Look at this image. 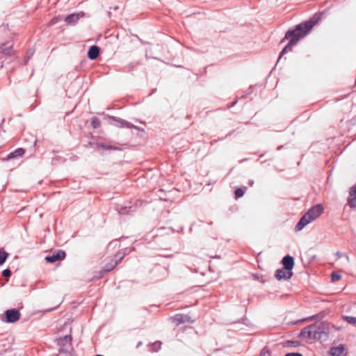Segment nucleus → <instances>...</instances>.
I'll return each instance as SVG.
<instances>
[{"mask_svg": "<svg viewBox=\"0 0 356 356\" xmlns=\"http://www.w3.org/2000/svg\"><path fill=\"white\" fill-rule=\"evenodd\" d=\"M118 265V261H111L108 263L105 268L100 271V275L97 278L102 277L106 273L112 270Z\"/></svg>", "mask_w": 356, "mask_h": 356, "instance_id": "nucleus-18", "label": "nucleus"}, {"mask_svg": "<svg viewBox=\"0 0 356 356\" xmlns=\"http://www.w3.org/2000/svg\"><path fill=\"white\" fill-rule=\"evenodd\" d=\"M244 195V191L242 188H237L235 191V196L236 198L241 197Z\"/></svg>", "mask_w": 356, "mask_h": 356, "instance_id": "nucleus-27", "label": "nucleus"}, {"mask_svg": "<svg viewBox=\"0 0 356 356\" xmlns=\"http://www.w3.org/2000/svg\"><path fill=\"white\" fill-rule=\"evenodd\" d=\"M65 257V252L63 250H58L56 253L52 255L47 256L45 259L49 263H54L56 261H61Z\"/></svg>", "mask_w": 356, "mask_h": 356, "instance_id": "nucleus-9", "label": "nucleus"}, {"mask_svg": "<svg viewBox=\"0 0 356 356\" xmlns=\"http://www.w3.org/2000/svg\"><path fill=\"white\" fill-rule=\"evenodd\" d=\"M343 318L349 324L356 325V317L345 316Z\"/></svg>", "mask_w": 356, "mask_h": 356, "instance_id": "nucleus-21", "label": "nucleus"}, {"mask_svg": "<svg viewBox=\"0 0 356 356\" xmlns=\"http://www.w3.org/2000/svg\"><path fill=\"white\" fill-rule=\"evenodd\" d=\"M355 85H356V78H355Z\"/></svg>", "mask_w": 356, "mask_h": 356, "instance_id": "nucleus-39", "label": "nucleus"}, {"mask_svg": "<svg viewBox=\"0 0 356 356\" xmlns=\"http://www.w3.org/2000/svg\"><path fill=\"white\" fill-rule=\"evenodd\" d=\"M124 254H122L121 253H117L114 258L111 259V261H118V264L124 258Z\"/></svg>", "mask_w": 356, "mask_h": 356, "instance_id": "nucleus-25", "label": "nucleus"}, {"mask_svg": "<svg viewBox=\"0 0 356 356\" xmlns=\"http://www.w3.org/2000/svg\"><path fill=\"white\" fill-rule=\"evenodd\" d=\"M336 256H337V259H340V258L344 257L348 262L350 261V257H348V255L343 254L339 251L336 252Z\"/></svg>", "mask_w": 356, "mask_h": 356, "instance_id": "nucleus-26", "label": "nucleus"}, {"mask_svg": "<svg viewBox=\"0 0 356 356\" xmlns=\"http://www.w3.org/2000/svg\"><path fill=\"white\" fill-rule=\"evenodd\" d=\"M341 275L338 274V273H332V282H337L339 281L340 279H341Z\"/></svg>", "mask_w": 356, "mask_h": 356, "instance_id": "nucleus-28", "label": "nucleus"}, {"mask_svg": "<svg viewBox=\"0 0 356 356\" xmlns=\"http://www.w3.org/2000/svg\"><path fill=\"white\" fill-rule=\"evenodd\" d=\"M296 45L293 41L289 40V43L284 47L282 51L280 53V55L278 58V61L281 59L282 56L286 54L289 51H292V47Z\"/></svg>", "mask_w": 356, "mask_h": 356, "instance_id": "nucleus-20", "label": "nucleus"}, {"mask_svg": "<svg viewBox=\"0 0 356 356\" xmlns=\"http://www.w3.org/2000/svg\"><path fill=\"white\" fill-rule=\"evenodd\" d=\"M347 204L352 209L356 208V184L350 188Z\"/></svg>", "mask_w": 356, "mask_h": 356, "instance_id": "nucleus-10", "label": "nucleus"}, {"mask_svg": "<svg viewBox=\"0 0 356 356\" xmlns=\"http://www.w3.org/2000/svg\"><path fill=\"white\" fill-rule=\"evenodd\" d=\"M115 242H113V243H110L109 245H111L113 243H114Z\"/></svg>", "mask_w": 356, "mask_h": 356, "instance_id": "nucleus-37", "label": "nucleus"}, {"mask_svg": "<svg viewBox=\"0 0 356 356\" xmlns=\"http://www.w3.org/2000/svg\"><path fill=\"white\" fill-rule=\"evenodd\" d=\"M100 120L97 118H93L91 121V125L94 129H97L100 127Z\"/></svg>", "mask_w": 356, "mask_h": 356, "instance_id": "nucleus-23", "label": "nucleus"}, {"mask_svg": "<svg viewBox=\"0 0 356 356\" xmlns=\"http://www.w3.org/2000/svg\"><path fill=\"white\" fill-rule=\"evenodd\" d=\"M99 52V48L96 45H93L90 47L88 49V57L90 60H95L98 57Z\"/></svg>", "mask_w": 356, "mask_h": 356, "instance_id": "nucleus-16", "label": "nucleus"}, {"mask_svg": "<svg viewBox=\"0 0 356 356\" xmlns=\"http://www.w3.org/2000/svg\"><path fill=\"white\" fill-rule=\"evenodd\" d=\"M282 263L284 268L291 271L294 266L293 257L290 255H286L283 257Z\"/></svg>", "mask_w": 356, "mask_h": 356, "instance_id": "nucleus-14", "label": "nucleus"}, {"mask_svg": "<svg viewBox=\"0 0 356 356\" xmlns=\"http://www.w3.org/2000/svg\"><path fill=\"white\" fill-rule=\"evenodd\" d=\"M84 16L83 12H80L79 13H73L67 15L65 22L70 25H74L76 22L80 19L81 17Z\"/></svg>", "mask_w": 356, "mask_h": 356, "instance_id": "nucleus-11", "label": "nucleus"}, {"mask_svg": "<svg viewBox=\"0 0 356 356\" xmlns=\"http://www.w3.org/2000/svg\"><path fill=\"white\" fill-rule=\"evenodd\" d=\"M284 356H302V355L299 353H286Z\"/></svg>", "mask_w": 356, "mask_h": 356, "instance_id": "nucleus-31", "label": "nucleus"}, {"mask_svg": "<svg viewBox=\"0 0 356 356\" xmlns=\"http://www.w3.org/2000/svg\"><path fill=\"white\" fill-rule=\"evenodd\" d=\"M173 321L176 322L177 325L184 323H193V321L191 320V318L186 314H176L174 317H172Z\"/></svg>", "mask_w": 356, "mask_h": 356, "instance_id": "nucleus-12", "label": "nucleus"}, {"mask_svg": "<svg viewBox=\"0 0 356 356\" xmlns=\"http://www.w3.org/2000/svg\"><path fill=\"white\" fill-rule=\"evenodd\" d=\"M314 339L317 340L325 339L329 334V325L325 322L314 323Z\"/></svg>", "mask_w": 356, "mask_h": 356, "instance_id": "nucleus-3", "label": "nucleus"}, {"mask_svg": "<svg viewBox=\"0 0 356 356\" xmlns=\"http://www.w3.org/2000/svg\"><path fill=\"white\" fill-rule=\"evenodd\" d=\"M253 184H254V181H253L252 180H250V181H249V184H250V186H252L253 185Z\"/></svg>", "mask_w": 356, "mask_h": 356, "instance_id": "nucleus-35", "label": "nucleus"}, {"mask_svg": "<svg viewBox=\"0 0 356 356\" xmlns=\"http://www.w3.org/2000/svg\"><path fill=\"white\" fill-rule=\"evenodd\" d=\"M13 45L10 42H4L0 44V58L1 55L11 56L13 54Z\"/></svg>", "mask_w": 356, "mask_h": 356, "instance_id": "nucleus-8", "label": "nucleus"}, {"mask_svg": "<svg viewBox=\"0 0 356 356\" xmlns=\"http://www.w3.org/2000/svg\"><path fill=\"white\" fill-rule=\"evenodd\" d=\"M158 344H159V346H158V348H161V343L159 341V342H158Z\"/></svg>", "mask_w": 356, "mask_h": 356, "instance_id": "nucleus-36", "label": "nucleus"}, {"mask_svg": "<svg viewBox=\"0 0 356 356\" xmlns=\"http://www.w3.org/2000/svg\"><path fill=\"white\" fill-rule=\"evenodd\" d=\"M25 153V150L23 148H17L15 151L10 152L6 158L3 159L4 161H9L14 158L22 156Z\"/></svg>", "mask_w": 356, "mask_h": 356, "instance_id": "nucleus-15", "label": "nucleus"}, {"mask_svg": "<svg viewBox=\"0 0 356 356\" xmlns=\"http://www.w3.org/2000/svg\"><path fill=\"white\" fill-rule=\"evenodd\" d=\"M8 257V254L5 251H0V265H2Z\"/></svg>", "mask_w": 356, "mask_h": 356, "instance_id": "nucleus-22", "label": "nucleus"}, {"mask_svg": "<svg viewBox=\"0 0 356 356\" xmlns=\"http://www.w3.org/2000/svg\"><path fill=\"white\" fill-rule=\"evenodd\" d=\"M330 354L332 356H345L346 355L345 345L340 344L338 346L332 348L330 349Z\"/></svg>", "mask_w": 356, "mask_h": 356, "instance_id": "nucleus-13", "label": "nucleus"}, {"mask_svg": "<svg viewBox=\"0 0 356 356\" xmlns=\"http://www.w3.org/2000/svg\"><path fill=\"white\" fill-rule=\"evenodd\" d=\"M143 342L142 341H139L137 345H136V348H139L141 345H142Z\"/></svg>", "mask_w": 356, "mask_h": 356, "instance_id": "nucleus-34", "label": "nucleus"}, {"mask_svg": "<svg viewBox=\"0 0 356 356\" xmlns=\"http://www.w3.org/2000/svg\"><path fill=\"white\" fill-rule=\"evenodd\" d=\"M118 265V261H111L108 263L105 268L100 271V275L97 278L102 277L106 273L112 270Z\"/></svg>", "mask_w": 356, "mask_h": 356, "instance_id": "nucleus-17", "label": "nucleus"}, {"mask_svg": "<svg viewBox=\"0 0 356 356\" xmlns=\"http://www.w3.org/2000/svg\"><path fill=\"white\" fill-rule=\"evenodd\" d=\"M286 343L288 346H293V347H297L300 344L299 341H287Z\"/></svg>", "mask_w": 356, "mask_h": 356, "instance_id": "nucleus-29", "label": "nucleus"}, {"mask_svg": "<svg viewBox=\"0 0 356 356\" xmlns=\"http://www.w3.org/2000/svg\"><path fill=\"white\" fill-rule=\"evenodd\" d=\"M95 356H104V355H96Z\"/></svg>", "mask_w": 356, "mask_h": 356, "instance_id": "nucleus-38", "label": "nucleus"}, {"mask_svg": "<svg viewBox=\"0 0 356 356\" xmlns=\"http://www.w3.org/2000/svg\"><path fill=\"white\" fill-rule=\"evenodd\" d=\"M99 147H101L103 149H106V150H115V149H118L115 146L106 145L103 144V143L99 144Z\"/></svg>", "mask_w": 356, "mask_h": 356, "instance_id": "nucleus-24", "label": "nucleus"}, {"mask_svg": "<svg viewBox=\"0 0 356 356\" xmlns=\"http://www.w3.org/2000/svg\"><path fill=\"white\" fill-rule=\"evenodd\" d=\"M11 275V272L9 269H5L2 271V275L3 277H10Z\"/></svg>", "mask_w": 356, "mask_h": 356, "instance_id": "nucleus-30", "label": "nucleus"}, {"mask_svg": "<svg viewBox=\"0 0 356 356\" xmlns=\"http://www.w3.org/2000/svg\"><path fill=\"white\" fill-rule=\"evenodd\" d=\"M315 24V22L310 21L302 22L296 25L294 29L289 30L286 33L284 38L282 40V42L284 40H289L293 41L296 44L299 40L308 34V33L311 31Z\"/></svg>", "mask_w": 356, "mask_h": 356, "instance_id": "nucleus-1", "label": "nucleus"}, {"mask_svg": "<svg viewBox=\"0 0 356 356\" xmlns=\"http://www.w3.org/2000/svg\"><path fill=\"white\" fill-rule=\"evenodd\" d=\"M314 329L315 324H312L304 327L301 330L299 334V337L301 339L305 340L306 341H311L312 340H315L314 335H313V334L314 333Z\"/></svg>", "mask_w": 356, "mask_h": 356, "instance_id": "nucleus-4", "label": "nucleus"}, {"mask_svg": "<svg viewBox=\"0 0 356 356\" xmlns=\"http://www.w3.org/2000/svg\"><path fill=\"white\" fill-rule=\"evenodd\" d=\"M275 277L278 280H289L293 276L292 271L286 270V268L277 269L275 271Z\"/></svg>", "mask_w": 356, "mask_h": 356, "instance_id": "nucleus-7", "label": "nucleus"}, {"mask_svg": "<svg viewBox=\"0 0 356 356\" xmlns=\"http://www.w3.org/2000/svg\"><path fill=\"white\" fill-rule=\"evenodd\" d=\"M324 211L323 207L321 204H316L312 207L300 219L296 225V231L302 230L307 224L316 220L320 216Z\"/></svg>", "mask_w": 356, "mask_h": 356, "instance_id": "nucleus-2", "label": "nucleus"}, {"mask_svg": "<svg viewBox=\"0 0 356 356\" xmlns=\"http://www.w3.org/2000/svg\"><path fill=\"white\" fill-rule=\"evenodd\" d=\"M127 211V209L125 207V208L121 209V210L119 211V213H120V214H126Z\"/></svg>", "mask_w": 356, "mask_h": 356, "instance_id": "nucleus-33", "label": "nucleus"}, {"mask_svg": "<svg viewBox=\"0 0 356 356\" xmlns=\"http://www.w3.org/2000/svg\"><path fill=\"white\" fill-rule=\"evenodd\" d=\"M70 342H71L70 335H65L63 337H61L58 339V344L60 347H65V346L70 344Z\"/></svg>", "mask_w": 356, "mask_h": 356, "instance_id": "nucleus-19", "label": "nucleus"}, {"mask_svg": "<svg viewBox=\"0 0 356 356\" xmlns=\"http://www.w3.org/2000/svg\"><path fill=\"white\" fill-rule=\"evenodd\" d=\"M269 353L263 349L260 353V356H269Z\"/></svg>", "mask_w": 356, "mask_h": 356, "instance_id": "nucleus-32", "label": "nucleus"}, {"mask_svg": "<svg viewBox=\"0 0 356 356\" xmlns=\"http://www.w3.org/2000/svg\"><path fill=\"white\" fill-rule=\"evenodd\" d=\"M6 318L3 320L8 323H13L17 321L20 318V313L16 309H8L5 312Z\"/></svg>", "mask_w": 356, "mask_h": 356, "instance_id": "nucleus-6", "label": "nucleus"}, {"mask_svg": "<svg viewBox=\"0 0 356 356\" xmlns=\"http://www.w3.org/2000/svg\"><path fill=\"white\" fill-rule=\"evenodd\" d=\"M109 119L113 120V122H115V125L117 127H119V128L135 129H137V130L140 129L138 127L134 125L131 122H128V121H127L125 120L121 119L120 118L115 117V116H109Z\"/></svg>", "mask_w": 356, "mask_h": 356, "instance_id": "nucleus-5", "label": "nucleus"}]
</instances>
